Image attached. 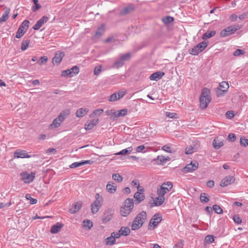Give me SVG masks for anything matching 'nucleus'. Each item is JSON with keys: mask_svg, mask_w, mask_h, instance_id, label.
<instances>
[{"mask_svg": "<svg viewBox=\"0 0 248 248\" xmlns=\"http://www.w3.org/2000/svg\"><path fill=\"white\" fill-rule=\"evenodd\" d=\"M172 184L170 182L164 183L157 189L158 195H164L172 188Z\"/></svg>", "mask_w": 248, "mask_h": 248, "instance_id": "obj_7", "label": "nucleus"}, {"mask_svg": "<svg viewBox=\"0 0 248 248\" xmlns=\"http://www.w3.org/2000/svg\"><path fill=\"white\" fill-rule=\"evenodd\" d=\"M25 32H26V31L24 30H22V29L18 28L17 32H16V37L17 38H20L24 35V34H25Z\"/></svg>", "mask_w": 248, "mask_h": 248, "instance_id": "obj_48", "label": "nucleus"}, {"mask_svg": "<svg viewBox=\"0 0 248 248\" xmlns=\"http://www.w3.org/2000/svg\"><path fill=\"white\" fill-rule=\"evenodd\" d=\"M211 100L210 91L209 89L204 88L202 91L200 98V107L202 109H205Z\"/></svg>", "mask_w": 248, "mask_h": 248, "instance_id": "obj_1", "label": "nucleus"}, {"mask_svg": "<svg viewBox=\"0 0 248 248\" xmlns=\"http://www.w3.org/2000/svg\"><path fill=\"white\" fill-rule=\"evenodd\" d=\"M233 219L237 224H240L241 223V219L238 215H234L233 217Z\"/></svg>", "mask_w": 248, "mask_h": 248, "instance_id": "obj_61", "label": "nucleus"}, {"mask_svg": "<svg viewBox=\"0 0 248 248\" xmlns=\"http://www.w3.org/2000/svg\"><path fill=\"white\" fill-rule=\"evenodd\" d=\"M235 181V178L232 176H227L225 177L220 182V186L221 187H225L232 183Z\"/></svg>", "mask_w": 248, "mask_h": 248, "instance_id": "obj_11", "label": "nucleus"}, {"mask_svg": "<svg viewBox=\"0 0 248 248\" xmlns=\"http://www.w3.org/2000/svg\"><path fill=\"white\" fill-rule=\"evenodd\" d=\"M218 87L223 89V90H225L226 91H228V89L229 88V85L227 82L222 81L219 83V87Z\"/></svg>", "mask_w": 248, "mask_h": 248, "instance_id": "obj_44", "label": "nucleus"}, {"mask_svg": "<svg viewBox=\"0 0 248 248\" xmlns=\"http://www.w3.org/2000/svg\"><path fill=\"white\" fill-rule=\"evenodd\" d=\"M170 158L169 157H165L162 155H158L155 159L156 164L157 165H163L167 161L170 160Z\"/></svg>", "mask_w": 248, "mask_h": 248, "instance_id": "obj_24", "label": "nucleus"}, {"mask_svg": "<svg viewBox=\"0 0 248 248\" xmlns=\"http://www.w3.org/2000/svg\"><path fill=\"white\" fill-rule=\"evenodd\" d=\"M10 9H6L0 17V23L5 22L9 17V14L10 13Z\"/></svg>", "mask_w": 248, "mask_h": 248, "instance_id": "obj_31", "label": "nucleus"}, {"mask_svg": "<svg viewBox=\"0 0 248 248\" xmlns=\"http://www.w3.org/2000/svg\"><path fill=\"white\" fill-rule=\"evenodd\" d=\"M131 57V54L129 52L121 55L119 58L115 60L111 65V67L114 69L122 67L124 64L125 62L130 60Z\"/></svg>", "mask_w": 248, "mask_h": 248, "instance_id": "obj_4", "label": "nucleus"}, {"mask_svg": "<svg viewBox=\"0 0 248 248\" xmlns=\"http://www.w3.org/2000/svg\"><path fill=\"white\" fill-rule=\"evenodd\" d=\"M213 210L218 214H222L223 213V210L219 205L217 204H215L213 206Z\"/></svg>", "mask_w": 248, "mask_h": 248, "instance_id": "obj_45", "label": "nucleus"}, {"mask_svg": "<svg viewBox=\"0 0 248 248\" xmlns=\"http://www.w3.org/2000/svg\"><path fill=\"white\" fill-rule=\"evenodd\" d=\"M215 91L216 94L218 97L223 96L227 92L225 90L218 87L215 88Z\"/></svg>", "mask_w": 248, "mask_h": 248, "instance_id": "obj_32", "label": "nucleus"}, {"mask_svg": "<svg viewBox=\"0 0 248 248\" xmlns=\"http://www.w3.org/2000/svg\"><path fill=\"white\" fill-rule=\"evenodd\" d=\"M95 201L91 204V211L93 214L98 211L103 202V199L99 193L95 194Z\"/></svg>", "mask_w": 248, "mask_h": 248, "instance_id": "obj_5", "label": "nucleus"}, {"mask_svg": "<svg viewBox=\"0 0 248 248\" xmlns=\"http://www.w3.org/2000/svg\"><path fill=\"white\" fill-rule=\"evenodd\" d=\"M209 196L205 193H202L200 195V201L202 203H206L209 202Z\"/></svg>", "mask_w": 248, "mask_h": 248, "instance_id": "obj_36", "label": "nucleus"}, {"mask_svg": "<svg viewBox=\"0 0 248 248\" xmlns=\"http://www.w3.org/2000/svg\"><path fill=\"white\" fill-rule=\"evenodd\" d=\"M47 61V57L46 56L41 57L39 60H38L37 62L39 64L42 65L43 64L46 63Z\"/></svg>", "mask_w": 248, "mask_h": 248, "instance_id": "obj_50", "label": "nucleus"}, {"mask_svg": "<svg viewBox=\"0 0 248 248\" xmlns=\"http://www.w3.org/2000/svg\"><path fill=\"white\" fill-rule=\"evenodd\" d=\"M174 21L173 17L170 16H167L166 17L163 18L162 19V21L164 24H167L170 23H171Z\"/></svg>", "mask_w": 248, "mask_h": 248, "instance_id": "obj_47", "label": "nucleus"}, {"mask_svg": "<svg viewBox=\"0 0 248 248\" xmlns=\"http://www.w3.org/2000/svg\"><path fill=\"white\" fill-rule=\"evenodd\" d=\"M30 43V40H25L22 41L21 49L22 51H24L27 49Z\"/></svg>", "mask_w": 248, "mask_h": 248, "instance_id": "obj_40", "label": "nucleus"}, {"mask_svg": "<svg viewBox=\"0 0 248 248\" xmlns=\"http://www.w3.org/2000/svg\"><path fill=\"white\" fill-rule=\"evenodd\" d=\"M248 17V11L246 13H244L243 14L239 16V18L240 19H244Z\"/></svg>", "mask_w": 248, "mask_h": 248, "instance_id": "obj_64", "label": "nucleus"}, {"mask_svg": "<svg viewBox=\"0 0 248 248\" xmlns=\"http://www.w3.org/2000/svg\"><path fill=\"white\" fill-rule=\"evenodd\" d=\"M165 73L163 72L157 71L156 72L152 74L149 77V78L151 80H158L161 79L164 76Z\"/></svg>", "mask_w": 248, "mask_h": 248, "instance_id": "obj_19", "label": "nucleus"}, {"mask_svg": "<svg viewBox=\"0 0 248 248\" xmlns=\"http://www.w3.org/2000/svg\"><path fill=\"white\" fill-rule=\"evenodd\" d=\"M118 232H130V230L127 227H122Z\"/></svg>", "mask_w": 248, "mask_h": 248, "instance_id": "obj_57", "label": "nucleus"}, {"mask_svg": "<svg viewBox=\"0 0 248 248\" xmlns=\"http://www.w3.org/2000/svg\"><path fill=\"white\" fill-rule=\"evenodd\" d=\"M207 44L208 42L204 41L197 45L196 46H198V48H199V50H200L201 52H202L206 47Z\"/></svg>", "mask_w": 248, "mask_h": 248, "instance_id": "obj_42", "label": "nucleus"}, {"mask_svg": "<svg viewBox=\"0 0 248 248\" xmlns=\"http://www.w3.org/2000/svg\"><path fill=\"white\" fill-rule=\"evenodd\" d=\"M48 20V17L46 16H43L42 18H41L39 20L37 21L36 24L33 26V29L34 30H39L42 25L46 23Z\"/></svg>", "mask_w": 248, "mask_h": 248, "instance_id": "obj_13", "label": "nucleus"}, {"mask_svg": "<svg viewBox=\"0 0 248 248\" xmlns=\"http://www.w3.org/2000/svg\"><path fill=\"white\" fill-rule=\"evenodd\" d=\"M82 225L89 230L93 226V222L90 220H84L82 222Z\"/></svg>", "mask_w": 248, "mask_h": 248, "instance_id": "obj_43", "label": "nucleus"}, {"mask_svg": "<svg viewBox=\"0 0 248 248\" xmlns=\"http://www.w3.org/2000/svg\"><path fill=\"white\" fill-rule=\"evenodd\" d=\"M64 225L60 222H57L53 225L51 228L50 232H58L63 227Z\"/></svg>", "mask_w": 248, "mask_h": 248, "instance_id": "obj_23", "label": "nucleus"}, {"mask_svg": "<svg viewBox=\"0 0 248 248\" xmlns=\"http://www.w3.org/2000/svg\"><path fill=\"white\" fill-rule=\"evenodd\" d=\"M104 111L103 109H98L94 110L93 112V114L95 115L99 116Z\"/></svg>", "mask_w": 248, "mask_h": 248, "instance_id": "obj_62", "label": "nucleus"}, {"mask_svg": "<svg viewBox=\"0 0 248 248\" xmlns=\"http://www.w3.org/2000/svg\"><path fill=\"white\" fill-rule=\"evenodd\" d=\"M215 34L216 31H207L203 34L202 38L203 40H206L207 39L210 38L214 36L215 35Z\"/></svg>", "mask_w": 248, "mask_h": 248, "instance_id": "obj_33", "label": "nucleus"}, {"mask_svg": "<svg viewBox=\"0 0 248 248\" xmlns=\"http://www.w3.org/2000/svg\"><path fill=\"white\" fill-rule=\"evenodd\" d=\"M112 178L114 181L117 182L118 183L122 182L123 180V176L118 173L113 174L112 175Z\"/></svg>", "mask_w": 248, "mask_h": 248, "instance_id": "obj_39", "label": "nucleus"}, {"mask_svg": "<svg viewBox=\"0 0 248 248\" xmlns=\"http://www.w3.org/2000/svg\"><path fill=\"white\" fill-rule=\"evenodd\" d=\"M64 56V53L63 52L58 51L56 52L55 56L52 59V62L54 64H59L61 62Z\"/></svg>", "mask_w": 248, "mask_h": 248, "instance_id": "obj_14", "label": "nucleus"}, {"mask_svg": "<svg viewBox=\"0 0 248 248\" xmlns=\"http://www.w3.org/2000/svg\"><path fill=\"white\" fill-rule=\"evenodd\" d=\"M162 220V217L160 214H155L150 220L149 224V229H151L153 227H155Z\"/></svg>", "mask_w": 248, "mask_h": 248, "instance_id": "obj_8", "label": "nucleus"}, {"mask_svg": "<svg viewBox=\"0 0 248 248\" xmlns=\"http://www.w3.org/2000/svg\"><path fill=\"white\" fill-rule=\"evenodd\" d=\"M30 22L29 20H24L21 25L19 26V28L24 30L25 31H26L29 28Z\"/></svg>", "mask_w": 248, "mask_h": 248, "instance_id": "obj_41", "label": "nucleus"}, {"mask_svg": "<svg viewBox=\"0 0 248 248\" xmlns=\"http://www.w3.org/2000/svg\"><path fill=\"white\" fill-rule=\"evenodd\" d=\"M101 65L96 66L94 69V74L97 76L98 75L101 71Z\"/></svg>", "mask_w": 248, "mask_h": 248, "instance_id": "obj_58", "label": "nucleus"}, {"mask_svg": "<svg viewBox=\"0 0 248 248\" xmlns=\"http://www.w3.org/2000/svg\"><path fill=\"white\" fill-rule=\"evenodd\" d=\"M134 204L132 199H126L124 202L123 206L121 207V215L123 217H127L129 215L133 209Z\"/></svg>", "mask_w": 248, "mask_h": 248, "instance_id": "obj_3", "label": "nucleus"}, {"mask_svg": "<svg viewBox=\"0 0 248 248\" xmlns=\"http://www.w3.org/2000/svg\"><path fill=\"white\" fill-rule=\"evenodd\" d=\"M134 198L136 199V204H137L143 201L145 197L141 192H137L135 193Z\"/></svg>", "mask_w": 248, "mask_h": 248, "instance_id": "obj_25", "label": "nucleus"}, {"mask_svg": "<svg viewBox=\"0 0 248 248\" xmlns=\"http://www.w3.org/2000/svg\"><path fill=\"white\" fill-rule=\"evenodd\" d=\"M63 121H61L59 119V117H58L53 121L52 123L49 126L51 128H57L60 126L61 123Z\"/></svg>", "mask_w": 248, "mask_h": 248, "instance_id": "obj_30", "label": "nucleus"}, {"mask_svg": "<svg viewBox=\"0 0 248 248\" xmlns=\"http://www.w3.org/2000/svg\"><path fill=\"white\" fill-rule=\"evenodd\" d=\"M105 30V25L104 24H102L101 26L97 28L95 36L97 37H100L104 32Z\"/></svg>", "mask_w": 248, "mask_h": 248, "instance_id": "obj_28", "label": "nucleus"}, {"mask_svg": "<svg viewBox=\"0 0 248 248\" xmlns=\"http://www.w3.org/2000/svg\"><path fill=\"white\" fill-rule=\"evenodd\" d=\"M132 147H129L126 149H124L122 150L121 151L118 152V153L116 154V155H127L131 153L132 151Z\"/></svg>", "mask_w": 248, "mask_h": 248, "instance_id": "obj_38", "label": "nucleus"}, {"mask_svg": "<svg viewBox=\"0 0 248 248\" xmlns=\"http://www.w3.org/2000/svg\"><path fill=\"white\" fill-rule=\"evenodd\" d=\"M127 109L126 108H124L116 111H115L114 115L113 116H111L110 117V119L111 120L115 121L118 117L125 116L127 114Z\"/></svg>", "mask_w": 248, "mask_h": 248, "instance_id": "obj_12", "label": "nucleus"}, {"mask_svg": "<svg viewBox=\"0 0 248 248\" xmlns=\"http://www.w3.org/2000/svg\"><path fill=\"white\" fill-rule=\"evenodd\" d=\"M198 166L199 163L197 162L192 161L190 164H187L183 169V171L186 172H192L198 168Z\"/></svg>", "mask_w": 248, "mask_h": 248, "instance_id": "obj_10", "label": "nucleus"}, {"mask_svg": "<svg viewBox=\"0 0 248 248\" xmlns=\"http://www.w3.org/2000/svg\"><path fill=\"white\" fill-rule=\"evenodd\" d=\"M164 201V195H158V197L155 198L153 204H154L155 206H159L162 204Z\"/></svg>", "mask_w": 248, "mask_h": 248, "instance_id": "obj_27", "label": "nucleus"}, {"mask_svg": "<svg viewBox=\"0 0 248 248\" xmlns=\"http://www.w3.org/2000/svg\"><path fill=\"white\" fill-rule=\"evenodd\" d=\"M240 28L239 25L230 26L222 30L220 33V35L222 37H226L233 33Z\"/></svg>", "mask_w": 248, "mask_h": 248, "instance_id": "obj_6", "label": "nucleus"}, {"mask_svg": "<svg viewBox=\"0 0 248 248\" xmlns=\"http://www.w3.org/2000/svg\"><path fill=\"white\" fill-rule=\"evenodd\" d=\"M82 203L81 202H76L73 206V207L69 210V212L71 214H75L78 212L81 208Z\"/></svg>", "mask_w": 248, "mask_h": 248, "instance_id": "obj_21", "label": "nucleus"}, {"mask_svg": "<svg viewBox=\"0 0 248 248\" xmlns=\"http://www.w3.org/2000/svg\"><path fill=\"white\" fill-rule=\"evenodd\" d=\"M236 139V136L233 133H230L228 137V140L231 142H234Z\"/></svg>", "mask_w": 248, "mask_h": 248, "instance_id": "obj_55", "label": "nucleus"}, {"mask_svg": "<svg viewBox=\"0 0 248 248\" xmlns=\"http://www.w3.org/2000/svg\"><path fill=\"white\" fill-rule=\"evenodd\" d=\"M20 176L21 179L24 181L25 183H30L33 181L35 176V173L31 172V174H29L26 171H23L20 173Z\"/></svg>", "mask_w": 248, "mask_h": 248, "instance_id": "obj_9", "label": "nucleus"}, {"mask_svg": "<svg viewBox=\"0 0 248 248\" xmlns=\"http://www.w3.org/2000/svg\"><path fill=\"white\" fill-rule=\"evenodd\" d=\"M33 2L35 6H33L32 8V11L35 12L41 8V6L40 4H39L38 3V0H33Z\"/></svg>", "mask_w": 248, "mask_h": 248, "instance_id": "obj_52", "label": "nucleus"}, {"mask_svg": "<svg viewBox=\"0 0 248 248\" xmlns=\"http://www.w3.org/2000/svg\"><path fill=\"white\" fill-rule=\"evenodd\" d=\"M147 214L146 212L141 211L135 217L131 225V229L135 231L142 226L146 219Z\"/></svg>", "mask_w": 248, "mask_h": 248, "instance_id": "obj_2", "label": "nucleus"}, {"mask_svg": "<svg viewBox=\"0 0 248 248\" xmlns=\"http://www.w3.org/2000/svg\"><path fill=\"white\" fill-rule=\"evenodd\" d=\"M134 6L133 4H130L127 6L124 7L123 10H122L120 12V16H124L128 14H129L132 12L134 10Z\"/></svg>", "mask_w": 248, "mask_h": 248, "instance_id": "obj_17", "label": "nucleus"}, {"mask_svg": "<svg viewBox=\"0 0 248 248\" xmlns=\"http://www.w3.org/2000/svg\"><path fill=\"white\" fill-rule=\"evenodd\" d=\"M245 52L241 49H237L233 53V55L234 56H238L240 55L244 54Z\"/></svg>", "mask_w": 248, "mask_h": 248, "instance_id": "obj_56", "label": "nucleus"}, {"mask_svg": "<svg viewBox=\"0 0 248 248\" xmlns=\"http://www.w3.org/2000/svg\"><path fill=\"white\" fill-rule=\"evenodd\" d=\"M189 52L191 54L197 55H198L200 52H201V50L199 49L198 48V46H194V47L191 48V49H189Z\"/></svg>", "mask_w": 248, "mask_h": 248, "instance_id": "obj_46", "label": "nucleus"}, {"mask_svg": "<svg viewBox=\"0 0 248 248\" xmlns=\"http://www.w3.org/2000/svg\"><path fill=\"white\" fill-rule=\"evenodd\" d=\"M240 144L243 146L246 147L248 145V140L241 137L240 139Z\"/></svg>", "mask_w": 248, "mask_h": 248, "instance_id": "obj_53", "label": "nucleus"}, {"mask_svg": "<svg viewBox=\"0 0 248 248\" xmlns=\"http://www.w3.org/2000/svg\"><path fill=\"white\" fill-rule=\"evenodd\" d=\"M88 111V108H80L77 111L76 113V116L78 118L82 117L86 115Z\"/></svg>", "mask_w": 248, "mask_h": 248, "instance_id": "obj_29", "label": "nucleus"}, {"mask_svg": "<svg viewBox=\"0 0 248 248\" xmlns=\"http://www.w3.org/2000/svg\"><path fill=\"white\" fill-rule=\"evenodd\" d=\"M106 190L108 193L114 194L116 191L117 186L112 182H108L106 186Z\"/></svg>", "mask_w": 248, "mask_h": 248, "instance_id": "obj_20", "label": "nucleus"}, {"mask_svg": "<svg viewBox=\"0 0 248 248\" xmlns=\"http://www.w3.org/2000/svg\"><path fill=\"white\" fill-rule=\"evenodd\" d=\"M99 123L98 119H93L87 122L85 124V128L86 130H90L93 128Z\"/></svg>", "mask_w": 248, "mask_h": 248, "instance_id": "obj_15", "label": "nucleus"}, {"mask_svg": "<svg viewBox=\"0 0 248 248\" xmlns=\"http://www.w3.org/2000/svg\"><path fill=\"white\" fill-rule=\"evenodd\" d=\"M25 197L27 200L30 201V203L31 204H35L37 202V199L31 198V195L29 194H26Z\"/></svg>", "mask_w": 248, "mask_h": 248, "instance_id": "obj_51", "label": "nucleus"}, {"mask_svg": "<svg viewBox=\"0 0 248 248\" xmlns=\"http://www.w3.org/2000/svg\"><path fill=\"white\" fill-rule=\"evenodd\" d=\"M195 151V148L192 146L187 147L185 149V153L186 155H189L193 153Z\"/></svg>", "mask_w": 248, "mask_h": 248, "instance_id": "obj_49", "label": "nucleus"}, {"mask_svg": "<svg viewBox=\"0 0 248 248\" xmlns=\"http://www.w3.org/2000/svg\"><path fill=\"white\" fill-rule=\"evenodd\" d=\"M69 73H71V77L78 74L79 73V67L78 66H74L70 69H69Z\"/></svg>", "mask_w": 248, "mask_h": 248, "instance_id": "obj_35", "label": "nucleus"}, {"mask_svg": "<svg viewBox=\"0 0 248 248\" xmlns=\"http://www.w3.org/2000/svg\"><path fill=\"white\" fill-rule=\"evenodd\" d=\"M14 157L16 158H30L31 156L28 155L24 150H17L15 152Z\"/></svg>", "mask_w": 248, "mask_h": 248, "instance_id": "obj_18", "label": "nucleus"}, {"mask_svg": "<svg viewBox=\"0 0 248 248\" xmlns=\"http://www.w3.org/2000/svg\"><path fill=\"white\" fill-rule=\"evenodd\" d=\"M70 110L69 109H65L62 110L58 116L59 119L61 121H63L64 119L70 114Z\"/></svg>", "mask_w": 248, "mask_h": 248, "instance_id": "obj_26", "label": "nucleus"}, {"mask_svg": "<svg viewBox=\"0 0 248 248\" xmlns=\"http://www.w3.org/2000/svg\"><path fill=\"white\" fill-rule=\"evenodd\" d=\"M223 145V140H221L219 137H217L214 140L213 142V146L214 148L218 149Z\"/></svg>", "mask_w": 248, "mask_h": 248, "instance_id": "obj_22", "label": "nucleus"}, {"mask_svg": "<svg viewBox=\"0 0 248 248\" xmlns=\"http://www.w3.org/2000/svg\"><path fill=\"white\" fill-rule=\"evenodd\" d=\"M82 165V161L79 162H74V163H72L70 166V167L71 168H76L79 167Z\"/></svg>", "mask_w": 248, "mask_h": 248, "instance_id": "obj_59", "label": "nucleus"}, {"mask_svg": "<svg viewBox=\"0 0 248 248\" xmlns=\"http://www.w3.org/2000/svg\"><path fill=\"white\" fill-rule=\"evenodd\" d=\"M113 233H111V236L109 237H107L105 239V242L106 244L107 245H113L115 242V238L113 237Z\"/></svg>", "mask_w": 248, "mask_h": 248, "instance_id": "obj_34", "label": "nucleus"}, {"mask_svg": "<svg viewBox=\"0 0 248 248\" xmlns=\"http://www.w3.org/2000/svg\"><path fill=\"white\" fill-rule=\"evenodd\" d=\"M184 246V241L181 240L180 242H177L174 246L173 248H183Z\"/></svg>", "mask_w": 248, "mask_h": 248, "instance_id": "obj_60", "label": "nucleus"}, {"mask_svg": "<svg viewBox=\"0 0 248 248\" xmlns=\"http://www.w3.org/2000/svg\"><path fill=\"white\" fill-rule=\"evenodd\" d=\"M226 115L227 118L232 119L233 117L234 114L232 111H228L226 113Z\"/></svg>", "mask_w": 248, "mask_h": 248, "instance_id": "obj_63", "label": "nucleus"}, {"mask_svg": "<svg viewBox=\"0 0 248 248\" xmlns=\"http://www.w3.org/2000/svg\"><path fill=\"white\" fill-rule=\"evenodd\" d=\"M119 100L117 97V93H115L112 94L110 96L108 99V101L110 102L115 101Z\"/></svg>", "mask_w": 248, "mask_h": 248, "instance_id": "obj_54", "label": "nucleus"}, {"mask_svg": "<svg viewBox=\"0 0 248 248\" xmlns=\"http://www.w3.org/2000/svg\"><path fill=\"white\" fill-rule=\"evenodd\" d=\"M214 238L215 237L213 235H207L204 238V244H210L212 243L214 241Z\"/></svg>", "mask_w": 248, "mask_h": 248, "instance_id": "obj_37", "label": "nucleus"}, {"mask_svg": "<svg viewBox=\"0 0 248 248\" xmlns=\"http://www.w3.org/2000/svg\"><path fill=\"white\" fill-rule=\"evenodd\" d=\"M113 216V213L111 209H108L106 211L103 215L102 221L103 222H107L111 219Z\"/></svg>", "mask_w": 248, "mask_h": 248, "instance_id": "obj_16", "label": "nucleus"}]
</instances>
